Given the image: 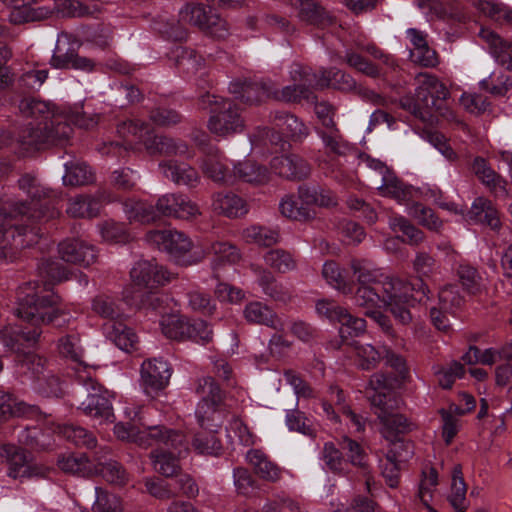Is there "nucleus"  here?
I'll return each mask as SVG.
<instances>
[{
  "mask_svg": "<svg viewBox=\"0 0 512 512\" xmlns=\"http://www.w3.org/2000/svg\"><path fill=\"white\" fill-rule=\"evenodd\" d=\"M38 272L42 278L41 282H28L16 292V306L13 312L18 318L31 323L34 328L15 332V340L2 339L5 346L14 351H19L16 342L20 340L34 344L41 334L39 326L53 323L63 315V310L59 307L60 297L51 290V285L68 278L65 267L57 261L45 260L38 267Z\"/></svg>",
  "mask_w": 512,
  "mask_h": 512,
  "instance_id": "1",
  "label": "nucleus"
},
{
  "mask_svg": "<svg viewBox=\"0 0 512 512\" xmlns=\"http://www.w3.org/2000/svg\"><path fill=\"white\" fill-rule=\"evenodd\" d=\"M415 95L401 98L400 105L428 126L435 125V111L443 108L450 95L437 76L419 73L415 76Z\"/></svg>",
  "mask_w": 512,
  "mask_h": 512,
  "instance_id": "2",
  "label": "nucleus"
},
{
  "mask_svg": "<svg viewBox=\"0 0 512 512\" xmlns=\"http://www.w3.org/2000/svg\"><path fill=\"white\" fill-rule=\"evenodd\" d=\"M130 277L137 288L125 292L126 301L136 307L156 309L160 298L152 289L170 282L173 275L154 260H140L131 269Z\"/></svg>",
  "mask_w": 512,
  "mask_h": 512,
  "instance_id": "3",
  "label": "nucleus"
},
{
  "mask_svg": "<svg viewBox=\"0 0 512 512\" xmlns=\"http://www.w3.org/2000/svg\"><path fill=\"white\" fill-rule=\"evenodd\" d=\"M428 293V286L421 279H415L411 283L386 275L380 287L379 298L380 304L389 307L401 324H407L411 320L407 306L412 301L422 302L428 299Z\"/></svg>",
  "mask_w": 512,
  "mask_h": 512,
  "instance_id": "4",
  "label": "nucleus"
},
{
  "mask_svg": "<svg viewBox=\"0 0 512 512\" xmlns=\"http://www.w3.org/2000/svg\"><path fill=\"white\" fill-rule=\"evenodd\" d=\"M73 132L69 123L61 116L52 115L47 121L29 122L18 133L17 139L8 141L9 135L2 138L7 145L16 143L22 150L40 149L44 145H64Z\"/></svg>",
  "mask_w": 512,
  "mask_h": 512,
  "instance_id": "5",
  "label": "nucleus"
},
{
  "mask_svg": "<svg viewBox=\"0 0 512 512\" xmlns=\"http://www.w3.org/2000/svg\"><path fill=\"white\" fill-rule=\"evenodd\" d=\"M199 105L202 109L210 108L208 129L217 136H228L241 132L244 121L235 103L210 93L201 95Z\"/></svg>",
  "mask_w": 512,
  "mask_h": 512,
  "instance_id": "6",
  "label": "nucleus"
},
{
  "mask_svg": "<svg viewBox=\"0 0 512 512\" xmlns=\"http://www.w3.org/2000/svg\"><path fill=\"white\" fill-rule=\"evenodd\" d=\"M350 268L357 284L354 295L356 306L369 308L380 303V287L386 275L365 259H352Z\"/></svg>",
  "mask_w": 512,
  "mask_h": 512,
  "instance_id": "7",
  "label": "nucleus"
},
{
  "mask_svg": "<svg viewBox=\"0 0 512 512\" xmlns=\"http://www.w3.org/2000/svg\"><path fill=\"white\" fill-rule=\"evenodd\" d=\"M148 242L155 244L159 249L167 252L173 260L184 266L193 265L204 259V251H194L190 238L183 232L176 230H153L147 233Z\"/></svg>",
  "mask_w": 512,
  "mask_h": 512,
  "instance_id": "8",
  "label": "nucleus"
},
{
  "mask_svg": "<svg viewBox=\"0 0 512 512\" xmlns=\"http://www.w3.org/2000/svg\"><path fill=\"white\" fill-rule=\"evenodd\" d=\"M77 380L82 386V392L87 394L79 409L85 415L99 420V423L112 422L114 415L111 402L106 395L107 392L103 391L97 381L85 371L78 372Z\"/></svg>",
  "mask_w": 512,
  "mask_h": 512,
  "instance_id": "9",
  "label": "nucleus"
},
{
  "mask_svg": "<svg viewBox=\"0 0 512 512\" xmlns=\"http://www.w3.org/2000/svg\"><path fill=\"white\" fill-rule=\"evenodd\" d=\"M290 79L293 82L282 89H277L273 84V99L283 102L298 103L302 100L313 102L315 95L313 88L316 87L317 74L313 73L309 67L301 64H293L290 70Z\"/></svg>",
  "mask_w": 512,
  "mask_h": 512,
  "instance_id": "10",
  "label": "nucleus"
},
{
  "mask_svg": "<svg viewBox=\"0 0 512 512\" xmlns=\"http://www.w3.org/2000/svg\"><path fill=\"white\" fill-rule=\"evenodd\" d=\"M138 445L144 448L161 445L166 449L177 450L178 455L187 451L185 436L178 430L163 425L146 426L141 424V434Z\"/></svg>",
  "mask_w": 512,
  "mask_h": 512,
  "instance_id": "11",
  "label": "nucleus"
},
{
  "mask_svg": "<svg viewBox=\"0 0 512 512\" xmlns=\"http://www.w3.org/2000/svg\"><path fill=\"white\" fill-rule=\"evenodd\" d=\"M370 403L377 410L375 414L378 416L380 422L383 424L382 434L386 439L395 438L397 434H405L413 429V423L408 419L390 410L387 401H384V396L369 395Z\"/></svg>",
  "mask_w": 512,
  "mask_h": 512,
  "instance_id": "12",
  "label": "nucleus"
},
{
  "mask_svg": "<svg viewBox=\"0 0 512 512\" xmlns=\"http://www.w3.org/2000/svg\"><path fill=\"white\" fill-rule=\"evenodd\" d=\"M157 211L160 216L192 220L201 212L196 203L181 193H168L158 198Z\"/></svg>",
  "mask_w": 512,
  "mask_h": 512,
  "instance_id": "13",
  "label": "nucleus"
},
{
  "mask_svg": "<svg viewBox=\"0 0 512 512\" xmlns=\"http://www.w3.org/2000/svg\"><path fill=\"white\" fill-rule=\"evenodd\" d=\"M171 375V367L163 359L144 361L141 366V384L144 392L147 395L157 394L168 385Z\"/></svg>",
  "mask_w": 512,
  "mask_h": 512,
  "instance_id": "14",
  "label": "nucleus"
},
{
  "mask_svg": "<svg viewBox=\"0 0 512 512\" xmlns=\"http://www.w3.org/2000/svg\"><path fill=\"white\" fill-rule=\"evenodd\" d=\"M229 91L242 102L253 105L273 98V83L271 81L237 79L230 83Z\"/></svg>",
  "mask_w": 512,
  "mask_h": 512,
  "instance_id": "15",
  "label": "nucleus"
},
{
  "mask_svg": "<svg viewBox=\"0 0 512 512\" xmlns=\"http://www.w3.org/2000/svg\"><path fill=\"white\" fill-rule=\"evenodd\" d=\"M158 169L163 178L176 185L194 188L200 183V175L191 165L173 159L159 162Z\"/></svg>",
  "mask_w": 512,
  "mask_h": 512,
  "instance_id": "16",
  "label": "nucleus"
},
{
  "mask_svg": "<svg viewBox=\"0 0 512 512\" xmlns=\"http://www.w3.org/2000/svg\"><path fill=\"white\" fill-rule=\"evenodd\" d=\"M199 145L205 155L201 162L203 173L217 183L231 182L232 174H230L227 166L223 163L224 157L219 149L204 141L199 142Z\"/></svg>",
  "mask_w": 512,
  "mask_h": 512,
  "instance_id": "17",
  "label": "nucleus"
},
{
  "mask_svg": "<svg viewBox=\"0 0 512 512\" xmlns=\"http://www.w3.org/2000/svg\"><path fill=\"white\" fill-rule=\"evenodd\" d=\"M470 168L477 179L495 196H508L507 181L491 167L485 158L475 157Z\"/></svg>",
  "mask_w": 512,
  "mask_h": 512,
  "instance_id": "18",
  "label": "nucleus"
},
{
  "mask_svg": "<svg viewBox=\"0 0 512 512\" xmlns=\"http://www.w3.org/2000/svg\"><path fill=\"white\" fill-rule=\"evenodd\" d=\"M274 173L288 180H302L311 173V167L302 157L291 154L274 157L271 161Z\"/></svg>",
  "mask_w": 512,
  "mask_h": 512,
  "instance_id": "19",
  "label": "nucleus"
},
{
  "mask_svg": "<svg viewBox=\"0 0 512 512\" xmlns=\"http://www.w3.org/2000/svg\"><path fill=\"white\" fill-rule=\"evenodd\" d=\"M59 254L64 261L83 266H89L97 259L95 247L79 239L61 242L59 244Z\"/></svg>",
  "mask_w": 512,
  "mask_h": 512,
  "instance_id": "20",
  "label": "nucleus"
},
{
  "mask_svg": "<svg viewBox=\"0 0 512 512\" xmlns=\"http://www.w3.org/2000/svg\"><path fill=\"white\" fill-rule=\"evenodd\" d=\"M81 41L73 34L60 32L57 37L55 49L50 64L56 69H68L76 57Z\"/></svg>",
  "mask_w": 512,
  "mask_h": 512,
  "instance_id": "21",
  "label": "nucleus"
},
{
  "mask_svg": "<svg viewBox=\"0 0 512 512\" xmlns=\"http://www.w3.org/2000/svg\"><path fill=\"white\" fill-rule=\"evenodd\" d=\"M106 198L104 191L95 195L79 194L68 200L66 212L73 218H93L98 216L101 202Z\"/></svg>",
  "mask_w": 512,
  "mask_h": 512,
  "instance_id": "22",
  "label": "nucleus"
},
{
  "mask_svg": "<svg viewBox=\"0 0 512 512\" xmlns=\"http://www.w3.org/2000/svg\"><path fill=\"white\" fill-rule=\"evenodd\" d=\"M144 147L150 155H164V156H187L192 158L189 154V147L187 143L179 139H173L167 136H149L144 141Z\"/></svg>",
  "mask_w": 512,
  "mask_h": 512,
  "instance_id": "23",
  "label": "nucleus"
},
{
  "mask_svg": "<svg viewBox=\"0 0 512 512\" xmlns=\"http://www.w3.org/2000/svg\"><path fill=\"white\" fill-rule=\"evenodd\" d=\"M369 184L376 188L381 195L394 198L398 202H404L411 197V189L401 182L393 172L387 173L382 178L377 175H369Z\"/></svg>",
  "mask_w": 512,
  "mask_h": 512,
  "instance_id": "24",
  "label": "nucleus"
},
{
  "mask_svg": "<svg viewBox=\"0 0 512 512\" xmlns=\"http://www.w3.org/2000/svg\"><path fill=\"white\" fill-rule=\"evenodd\" d=\"M479 36L488 44L491 55L496 61L512 71V41L505 40L494 31L482 28Z\"/></svg>",
  "mask_w": 512,
  "mask_h": 512,
  "instance_id": "25",
  "label": "nucleus"
},
{
  "mask_svg": "<svg viewBox=\"0 0 512 512\" xmlns=\"http://www.w3.org/2000/svg\"><path fill=\"white\" fill-rule=\"evenodd\" d=\"M272 122L287 138L295 142H302L310 134L308 126L297 116L288 112L276 111L272 115Z\"/></svg>",
  "mask_w": 512,
  "mask_h": 512,
  "instance_id": "26",
  "label": "nucleus"
},
{
  "mask_svg": "<svg viewBox=\"0 0 512 512\" xmlns=\"http://www.w3.org/2000/svg\"><path fill=\"white\" fill-rule=\"evenodd\" d=\"M290 5L298 9V17L311 25L325 28L333 23V17L312 0H288Z\"/></svg>",
  "mask_w": 512,
  "mask_h": 512,
  "instance_id": "27",
  "label": "nucleus"
},
{
  "mask_svg": "<svg viewBox=\"0 0 512 512\" xmlns=\"http://www.w3.org/2000/svg\"><path fill=\"white\" fill-rule=\"evenodd\" d=\"M243 315L249 323L265 325L278 331L284 329V324L276 313L260 301L248 303L243 310Z\"/></svg>",
  "mask_w": 512,
  "mask_h": 512,
  "instance_id": "28",
  "label": "nucleus"
},
{
  "mask_svg": "<svg viewBox=\"0 0 512 512\" xmlns=\"http://www.w3.org/2000/svg\"><path fill=\"white\" fill-rule=\"evenodd\" d=\"M246 459L260 478L269 482H277L281 479L282 469L263 451L251 449L247 452Z\"/></svg>",
  "mask_w": 512,
  "mask_h": 512,
  "instance_id": "29",
  "label": "nucleus"
},
{
  "mask_svg": "<svg viewBox=\"0 0 512 512\" xmlns=\"http://www.w3.org/2000/svg\"><path fill=\"white\" fill-rule=\"evenodd\" d=\"M123 212L130 223L148 224L159 219L157 204H152L134 198L126 199L123 203Z\"/></svg>",
  "mask_w": 512,
  "mask_h": 512,
  "instance_id": "30",
  "label": "nucleus"
},
{
  "mask_svg": "<svg viewBox=\"0 0 512 512\" xmlns=\"http://www.w3.org/2000/svg\"><path fill=\"white\" fill-rule=\"evenodd\" d=\"M212 208L229 218L241 217L248 212L245 200L234 193H216L213 196Z\"/></svg>",
  "mask_w": 512,
  "mask_h": 512,
  "instance_id": "31",
  "label": "nucleus"
},
{
  "mask_svg": "<svg viewBox=\"0 0 512 512\" xmlns=\"http://www.w3.org/2000/svg\"><path fill=\"white\" fill-rule=\"evenodd\" d=\"M317 88L333 87L341 91H351L356 87V81L348 73L337 69L322 68L317 74Z\"/></svg>",
  "mask_w": 512,
  "mask_h": 512,
  "instance_id": "32",
  "label": "nucleus"
},
{
  "mask_svg": "<svg viewBox=\"0 0 512 512\" xmlns=\"http://www.w3.org/2000/svg\"><path fill=\"white\" fill-rule=\"evenodd\" d=\"M224 403L199 402L196 409V417L199 425L211 432H217L223 422Z\"/></svg>",
  "mask_w": 512,
  "mask_h": 512,
  "instance_id": "33",
  "label": "nucleus"
},
{
  "mask_svg": "<svg viewBox=\"0 0 512 512\" xmlns=\"http://www.w3.org/2000/svg\"><path fill=\"white\" fill-rule=\"evenodd\" d=\"M349 345L355 352L358 367L362 370H372L376 368L383 358L386 347H376L372 344L362 343L356 340H353Z\"/></svg>",
  "mask_w": 512,
  "mask_h": 512,
  "instance_id": "34",
  "label": "nucleus"
},
{
  "mask_svg": "<svg viewBox=\"0 0 512 512\" xmlns=\"http://www.w3.org/2000/svg\"><path fill=\"white\" fill-rule=\"evenodd\" d=\"M106 336L119 349L130 351L137 342V336L131 328L122 321H112L106 324Z\"/></svg>",
  "mask_w": 512,
  "mask_h": 512,
  "instance_id": "35",
  "label": "nucleus"
},
{
  "mask_svg": "<svg viewBox=\"0 0 512 512\" xmlns=\"http://www.w3.org/2000/svg\"><path fill=\"white\" fill-rule=\"evenodd\" d=\"M117 132L125 140L127 146L143 143L150 135V127L141 120H125L117 127Z\"/></svg>",
  "mask_w": 512,
  "mask_h": 512,
  "instance_id": "36",
  "label": "nucleus"
},
{
  "mask_svg": "<svg viewBox=\"0 0 512 512\" xmlns=\"http://www.w3.org/2000/svg\"><path fill=\"white\" fill-rule=\"evenodd\" d=\"M65 174L63 175L64 185L82 186L94 182L95 175L91 168L81 161H70L64 164Z\"/></svg>",
  "mask_w": 512,
  "mask_h": 512,
  "instance_id": "37",
  "label": "nucleus"
},
{
  "mask_svg": "<svg viewBox=\"0 0 512 512\" xmlns=\"http://www.w3.org/2000/svg\"><path fill=\"white\" fill-rule=\"evenodd\" d=\"M183 453L178 455L177 450L174 449L155 450L150 453V459L156 472L165 477H171L180 469L178 458Z\"/></svg>",
  "mask_w": 512,
  "mask_h": 512,
  "instance_id": "38",
  "label": "nucleus"
},
{
  "mask_svg": "<svg viewBox=\"0 0 512 512\" xmlns=\"http://www.w3.org/2000/svg\"><path fill=\"white\" fill-rule=\"evenodd\" d=\"M466 492L467 487L462 476V468L460 465H455L452 470L451 493L448 499L456 512H464L467 509Z\"/></svg>",
  "mask_w": 512,
  "mask_h": 512,
  "instance_id": "39",
  "label": "nucleus"
},
{
  "mask_svg": "<svg viewBox=\"0 0 512 512\" xmlns=\"http://www.w3.org/2000/svg\"><path fill=\"white\" fill-rule=\"evenodd\" d=\"M234 176L251 184H265L269 181L268 170L252 161H244L234 167Z\"/></svg>",
  "mask_w": 512,
  "mask_h": 512,
  "instance_id": "40",
  "label": "nucleus"
},
{
  "mask_svg": "<svg viewBox=\"0 0 512 512\" xmlns=\"http://www.w3.org/2000/svg\"><path fill=\"white\" fill-rule=\"evenodd\" d=\"M189 321L177 314L164 315L160 321L162 333L169 339L185 340L190 327Z\"/></svg>",
  "mask_w": 512,
  "mask_h": 512,
  "instance_id": "41",
  "label": "nucleus"
},
{
  "mask_svg": "<svg viewBox=\"0 0 512 512\" xmlns=\"http://www.w3.org/2000/svg\"><path fill=\"white\" fill-rule=\"evenodd\" d=\"M316 133L322 139L325 148L331 153L338 156H346L351 152V145L344 140L338 127L327 130H316Z\"/></svg>",
  "mask_w": 512,
  "mask_h": 512,
  "instance_id": "42",
  "label": "nucleus"
},
{
  "mask_svg": "<svg viewBox=\"0 0 512 512\" xmlns=\"http://www.w3.org/2000/svg\"><path fill=\"white\" fill-rule=\"evenodd\" d=\"M322 276L334 289L348 294L352 289L346 280L344 270L335 261H326L322 268Z\"/></svg>",
  "mask_w": 512,
  "mask_h": 512,
  "instance_id": "43",
  "label": "nucleus"
},
{
  "mask_svg": "<svg viewBox=\"0 0 512 512\" xmlns=\"http://www.w3.org/2000/svg\"><path fill=\"white\" fill-rule=\"evenodd\" d=\"M37 412L38 407L34 405H27L10 394L2 395V420L33 415Z\"/></svg>",
  "mask_w": 512,
  "mask_h": 512,
  "instance_id": "44",
  "label": "nucleus"
},
{
  "mask_svg": "<svg viewBox=\"0 0 512 512\" xmlns=\"http://www.w3.org/2000/svg\"><path fill=\"white\" fill-rule=\"evenodd\" d=\"M337 322L340 324L339 334L343 341L360 336L366 329V321L352 315L347 309L340 315Z\"/></svg>",
  "mask_w": 512,
  "mask_h": 512,
  "instance_id": "45",
  "label": "nucleus"
},
{
  "mask_svg": "<svg viewBox=\"0 0 512 512\" xmlns=\"http://www.w3.org/2000/svg\"><path fill=\"white\" fill-rule=\"evenodd\" d=\"M101 464L102 468L99 469L96 473L99 474L108 483L122 487L129 482L130 475L119 462L115 460H109L101 462Z\"/></svg>",
  "mask_w": 512,
  "mask_h": 512,
  "instance_id": "46",
  "label": "nucleus"
},
{
  "mask_svg": "<svg viewBox=\"0 0 512 512\" xmlns=\"http://www.w3.org/2000/svg\"><path fill=\"white\" fill-rule=\"evenodd\" d=\"M243 238L247 243L269 247L279 241V233L267 227L250 226L243 231Z\"/></svg>",
  "mask_w": 512,
  "mask_h": 512,
  "instance_id": "47",
  "label": "nucleus"
},
{
  "mask_svg": "<svg viewBox=\"0 0 512 512\" xmlns=\"http://www.w3.org/2000/svg\"><path fill=\"white\" fill-rule=\"evenodd\" d=\"M266 265L279 273H287L296 269L297 263L293 255L282 249H273L264 255Z\"/></svg>",
  "mask_w": 512,
  "mask_h": 512,
  "instance_id": "48",
  "label": "nucleus"
},
{
  "mask_svg": "<svg viewBox=\"0 0 512 512\" xmlns=\"http://www.w3.org/2000/svg\"><path fill=\"white\" fill-rule=\"evenodd\" d=\"M192 446L197 453L203 455L217 456L222 449L221 442L217 438L216 432H211L210 430L196 433L192 441Z\"/></svg>",
  "mask_w": 512,
  "mask_h": 512,
  "instance_id": "49",
  "label": "nucleus"
},
{
  "mask_svg": "<svg viewBox=\"0 0 512 512\" xmlns=\"http://www.w3.org/2000/svg\"><path fill=\"white\" fill-rule=\"evenodd\" d=\"M8 461V476L11 478L23 477L29 471L24 452L13 446H2Z\"/></svg>",
  "mask_w": 512,
  "mask_h": 512,
  "instance_id": "50",
  "label": "nucleus"
},
{
  "mask_svg": "<svg viewBox=\"0 0 512 512\" xmlns=\"http://www.w3.org/2000/svg\"><path fill=\"white\" fill-rule=\"evenodd\" d=\"M389 226L394 232H402L406 236L403 242L409 245H419L425 239L424 233L404 217H391L389 219Z\"/></svg>",
  "mask_w": 512,
  "mask_h": 512,
  "instance_id": "51",
  "label": "nucleus"
},
{
  "mask_svg": "<svg viewBox=\"0 0 512 512\" xmlns=\"http://www.w3.org/2000/svg\"><path fill=\"white\" fill-rule=\"evenodd\" d=\"M59 433L68 441L77 446L92 449L96 447V438L85 428L74 425H63L59 428Z\"/></svg>",
  "mask_w": 512,
  "mask_h": 512,
  "instance_id": "52",
  "label": "nucleus"
},
{
  "mask_svg": "<svg viewBox=\"0 0 512 512\" xmlns=\"http://www.w3.org/2000/svg\"><path fill=\"white\" fill-rule=\"evenodd\" d=\"M19 111L24 117L41 118L40 121H47L52 116L49 104L33 97L22 99Z\"/></svg>",
  "mask_w": 512,
  "mask_h": 512,
  "instance_id": "53",
  "label": "nucleus"
},
{
  "mask_svg": "<svg viewBox=\"0 0 512 512\" xmlns=\"http://www.w3.org/2000/svg\"><path fill=\"white\" fill-rule=\"evenodd\" d=\"M195 392L200 397L199 402L224 403V395L220 387L210 376L198 379Z\"/></svg>",
  "mask_w": 512,
  "mask_h": 512,
  "instance_id": "54",
  "label": "nucleus"
},
{
  "mask_svg": "<svg viewBox=\"0 0 512 512\" xmlns=\"http://www.w3.org/2000/svg\"><path fill=\"white\" fill-rule=\"evenodd\" d=\"M96 498L92 505L93 512H122L121 499L101 487H95Z\"/></svg>",
  "mask_w": 512,
  "mask_h": 512,
  "instance_id": "55",
  "label": "nucleus"
},
{
  "mask_svg": "<svg viewBox=\"0 0 512 512\" xmlns=\"http://www.w3.org/2000/svg\"><path fill=\"white\" fill-rule=\"evenodd\" d=\"M211 252L214 255L212 260L214 270L222 264H235L240 260V254L237 248L226 242L213 243L211 245Z\"/></svg>",
  "mask_w": 512,
  "mask_h": 512,
  "instance_id": "56",
  "label": "nucleus"
},
{
  "mask_svg": "<svg viewBox=\"0 0 512 512\" xmlns=\"http://www.w3.org/2000/svg\"><path fill=\"white\" fill-rule=\"evenodd\" d=\"M438 485V473L435 468L431 467L427 472H423V478L420 481L418 489V498L421 503L429 509L430 512L436 510L430 505L433 497V491Z\"/></svg>",
  "mask_w": 512,
  "mask_h": 512,
  "instance_id": "57",
  "label": "nucleus"
},
{
  "mask_svg": "<svg viewBox=\"0 0 512 512\" xmlns=\"http://www.w3.org/2000/svg\"><path fill=\"white\" fill-rule=\"evenodd\" d=\"M59 468L65 473L86 476L91 473L89 460L85 455L69 454L58 460Z\"/></svg>",
  "mask_w": 512,
  "mask_h": 512,
  "instance_id": "58",
  "label": "nucleus"
},
{
  "mask_svg": "<svg viewBox=\"0 0 512 512\" xmlns=\"http://www.w3.org/2000/svg\"><path fill=\"white\" fill-rule=\"evenodd\" d=\"M479 8L492 20L512 26V8L506 4L489 0L481 2Z\"/></svg>",
  "mask_w": 512,
  "mask_h": 512,
  "instance_id": "59",
  "label": "nucleus"
},
{
  "mask_svg": "<svg viewBox=\"0 0 512 512\" xmlns=\"http://www.w3.org/2000/svg\"><path fill=\"white\" fill-rule=\"evenodd\" d=\"M341 449L346 453L350 463L354 466H358L364 470V474H367V455L362 446L350 439L349 437H343L340 443Z\"/></svg>",
  "mask_w": 512,
  "mask_h": 512,
  "instance_id": "60",
  "label": "nucleus"
},
{
  "mask_svg": "<svg viewBox=\"0 0 512 512\" xmlns=\"http://www.w3.org/2000/svg\"><path fill=\"white\" fill-rule=\"evenodd\" d=\"M34 390L44 397H60L63 393L60 380L51 372L39 377L33 384Z\"/></svg>",
  "mask_w": 512,
  "mask_h": 512,
  "instance_id": "61",
  "label": "nucleus"
},
{
  "mask_svg": "<svg viewBox=\"0 0 512 512\" xmlns=\"http://www.w3.org/2000/svg\"><path fill=\"white\" fill-rule=\"evenodd\" d=\"M209 12L200 4H187L179 13V21L203 28Z\"/></svg>",
  "mask_w": 512,
  "mask_h": 512,
  "instance_id": "62",
  "label": "nucleus"
},
{
  "mask_svg": "<svg viewBox=\"0 0 512 512\" xmlns=\"http://www.w3.org/2000/svg\"><path fill=\"white\" fill-rule=\"evenodd\" d=\"M279 210L283 216L293 220L303 221L312 218L310 211L303 206H299L294 197L289 195L282 198Z\"/></svg>",
  "mask_w": 512,
  "mask_h": 512,
  "instance_id": "63",
  "label": "nucleus"
},
{
  "mask_svg": "<svg viewBox=\"0 0 512 512\" xmlns=\"http://www.w3.org/2000/svg\"><path fill=\"white\" fill-rule=\"evenodd\" d=\"M480 86L483 90L493 95L503 96L512 87V80L505 74L497 75L494 72L489 78L482 80Z\"/></svg>",
  "mask_w": 512,
  "mask_h": 512,
  "instance_id": "64",
  "label": "nucleus"
}]
</instances>
